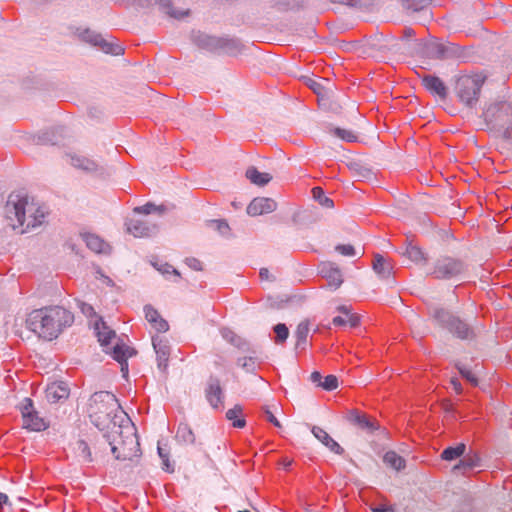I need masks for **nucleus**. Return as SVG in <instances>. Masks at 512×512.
I'll list each match as a JSON object with an SVG mask.
<instances>
[{
	"label": "nucleus",
	"mask_w": 512,
	"mask_h": 512,
	"mask_svg": "<svg viewBox=\"0 0 512 512\" xmlns=\"http://www.w3.org/2000/svg\"><path fill=\"white\" fill-rule=\"evenodd\" d=\"M74 322V315L62 306H49L29 313L26 326L38 337L51 341Z\"/></svg>",
	"instance_id": "1"
},
{
	"label": "nucleus",
	"mask_w": 512,
	"mask_h": 512,
	"mask_svg": "<svg viewBox=\"0 0 512 512\" xmlns=\"http://www.w3.org/2000/svg\"><path fill=\"white\" fill-rule=\"evenodd\" d=\"M103 438L110 446L115 459L120 461L132 460L139 456L140 444L136 434V428L129 419H122L120 424H113Z\"/></svg>",
	"instance_id": "2"
},
{
	"label": "nucleus",
	"mask_w": 512,
	"mask_h": 512,
	"mask_svg": "<svg viewBox=\"0 0 512 512\" xmlns=\"http://www.w3.org/2000/svg\"><path fill=\"white\" fill-rule=\"evenodd\" d=\"M120 405L114 394L107 391L96 392L89 404V417L99 430L110 431L113 424H119L116 412Z\"/></svg>",
	"instance_id": "3"
},
{
	"label": "nucleus",
	"mask_w": 512,
	"mask_h": 512,
	"mask_svg": "<svg viewBox=\"0 0 512 512\" xmlns=\"http://www.w3.org/2000/svg\"><path fill=\"white\" fill-rule=\"evenodd\" d=\"M6 212L11 221L16 220L18 227L23 228L22 232L39 226L45 218V213L41 208L30 203L27 197L18 198L17 200L10 198L6 205Z\"/></svg>",
	"instance_id": "4"
},
{
	"label": "nucleus",
	"mask_w": 512,
	"mask_h": 512,
	"mask_svg": "<svg viewBox=\"0 0 512 512\" xmlns=\"http://www.w3.org/2000/svg\"><path fill=\"white\" fill-rule=\"evenodd\" d=\"M486 123L493 129L503 130L505 139H512V104L506 101L489 105L483 112Z\"/></svg>",
	"instance_id": "5"
},
{
	"label": "nucleus",
	"mask_w": 512,
	"mask_h": 512,
	"mask_svg": "<svg viewBox=\"0 0 512 512\" xmlns=\"http://www.w3.org/2000/svg\"><path fill=\"white\" fill-rule=\"evenodd\" d=\"M466 270L467 265L462 259L441 255L432 262L427 275L437 280H452L463 275Z\"/></svg>",
	"instance_id": "6"
},
{
	"label": "nucleus",
	"mask_w": 512,
	"mask_h": 512,
	"mask_svg": "<svg viewBox=\"0 0 512 512\" xmlns=\"http://www.w3.org/2000/svg\"><path fill=\"white\" fill-rule=\"evenodd\" d=\"M485 77L481 74L463 75L456 81V94L460 102L469 108L476 106Z\"/></svg>",
	"instance_id": "7"
},
{
	"label": "nucleus",
	"mask_w": 512,
	"mask_h": 512,
	"mask_svg": "<svg viewBox=\"0 0 512 512\" xmlns=\"http://www.w3.org/2000/svg\"><path fill=\"white\" fill-rule=\"evenodd\" d=\"M193 42L201 48L210 51H223L230 55L241 52L243 45L238 39L228 37H215L201 32L193 33Z\"/></svg>",
	"instance_id": "8"
},
{
	"label": "nucleus",
	"mask_w": 512,
	"mask_h": 512,
	"mask_svg": "<svg viewBox=\"0 0 512 512\" xmlns=\"http://www.w3.org/2000/svg\"><path fill=\"white\" fill-rule=\"evenodd\" d=\"M433 318L441 327L447 329L460 339H468L473 336V330L467 323L445 309H435Z\"/></svg>",
	"instance_id": "9"
},
{
	"label": "nucleus",
	"mask_w": 512,
	"mask_h": 512,
	"mask_svg": "<svg viewBox=\"0 0 512 512\" xmlns=\"http://www.w3.org/2000/svg\"><path fill=\"white\" fill-rule=\"evenodd\" d=\"M426 54L433 59H452L462 56V48L454 43L430 42L426 45Z\"/></svg>",
	"instance_id": "10"
},
{
	"label": "nucleus",
	"mask_w": 512,
	"mask_h": 512,
	"mask_svg": "<svg viewBox=\"0 0 512 512\" xmlns=\"http://www.w3.org/2000/svg\"><path fill=\"white\" fill-rule=\"evenodd\" d=\"M23 427L31 431L44 430L47 425L42 417L38 415L30 398H25L21 404Z\"/></svg>",
	"instance_id": "11"
},
{
	"label": "nucleus",
	"mask_w": 512,
	"mask_h": 512,
	"mask_svg": "<svg viewBox=\"0 0 512 512\" xmlns=\"http://www.w3.org/2000/svg\"><path fill=\"white\" fill-rule=\"evenodd\" d=\"M81 37L84 41L92 44L93 46L98 47L100 50L105 52L106 54L111 55H121L124 52L122 46L113 41L103 38L100 34H97L91 30H85Z\"/></svg>",
	"instance_id": "12"
},
{
	"label": "nucleus",
	"mask_w": 512,
	"mask_h": 512,
	"mask_svg": "<svg viewBox=\"0 0 512 512\" xmlns=\"http://www.w3.org/2000/svg\"><path fill=\"white\" fill-rule=\"evenodd\" d=\"M348 420L350 423L355 425L358 429L371 434L374 431L378 430L380 425L373 417L365 413H361L357 410H352L348 414Z\"/></svg>",
	"instance_id": "13"
},
{
	"label": "nucleus",
	"mask_w": 512,
	"mask_h": 512,
	"mask_svg": "<svg viewBox=\"0 0 512 512\" xmlns=\"http://www.w3.org/2000/svg\"><path fill=\"white\" fill-rule=\"evenodd\" d=\"M126 226L127 231L135 237H150L158 231V226L156 224L140 219H131L126 223Z\"/></svg>",
	"instance_id": "14"
},
{
	"label": "nucleus",
	"mask_w": 512,
	"mask_h": 512,
	"mask_svg": "<svg viewBox=\"0 0 512 512\" xmlns=\"http://www.w3.org/2000/svg\"><path fill=\"white\" fill-rule=\"evenodd\" d=\"M320 275L326 279L328 286L332 289H338L343 283L340 269L331 262H325L320 265Z\"/></svg>",
	"instance_id": "15"
},
{
	"label": "nucleus",
	"mask_w": 512,
	"mask_h": 512,
	"mask_svg": "<svg viewBox=\"0 0 512 512\" xmlns=\"http://www.w3.org/2000/svg\"><path fill=\"white\" fill-rule=\"evenodd\" d=\"M460 461L453 467V472L461 473L465 475L466 473L472 471L477 468L481 464V459L478 453L472 449L466 450L465 454L461 456Z\"/></svg>",
	"instance_id": "16"
},
{
	"label": "nucleus",
	"mask_w": 512,
	"mask_h": 512,
	"mask_svg": "<svg viewBox=\"0 0 512 512\" xmlns=\"http://www.w3.org/2000/svg\"><path fill=\"white\" fill-rule=\"evenodd\" d=\"M277 208V203L271 198L258 197L254 198L247 206V213L250 216H259L271 213Z\"/></svg>",
	"instance_id": "17"
},
{
	"label": "nucleus",
	"mask_w": 512,
	"mask_h": 512,
	"mask_svg": "<svg viewBox=\"0 0 512 512\" xmlns=\"http://www.w3.org/2000/svg\"><path fill=\"white\" fill-rule=\"evenodd\" d=\"M422 85L433 95L439 97L441 100L446 99L448 89L444 82L435 75H424L421 78Z\"/></svg>",
	"instance_id": "18"
},
{
	"label": "nucleus",
	"mask_w": 512,
	"mask_h": 512,
	"mask_svg": "<svg viewBox=\"0 0 512 512\" xmlns=\"http://www.w3.org/2000/svg\"><path fill=\"white\" fill-rule=\"evenodd\" d=\"M70 390L65 382H53L47 385L45 396L48 402L57 403L68 398Z\"/></svg>",
	"instance_id": "19"
},
{
	"label": "nucleus",
	"mask_w": 512,
	"mask_h": 512,
	"mask_svg": "<svg viewBox=\"0 0 512 512\" xmlns=\"http://www.w3.org/2000/svg\"><path fill=\"white\" fill-rule=\"evenodd\" d=\"M152 344L157 356V365L161 371H165L168 367V360L170 357V347L167 341L160 337H153Z\"/></svg>",
	"instance_id": "20"
},
{
	"label": "nucleus",
	"mask_w": 512,
	"mask_h": 512,
	"mask_svg": "<svg viewBox=\"0 0 512 512\" xmlns=\"http://www.w3.org/2000/svg\"><path fill=\"white\" fill-rule=\"evenodd\" d=\"M205 394L208 402L213 408H219L222 405L223 391L218 378L210 377Z\"/></svg>",
	"instance_id": "21"
},
{
	"label": "nucleus",
	"mask_w": 512,
	"mask_h": 512,
	"mask_svg": "<svg viewBox=\"0 0 512 512\" xmlns=\"http://www.w3.org/2000/svg\"><path fill=\"white\" fill-rule=\"evenodd\" d=\"M135 353L136 352L133 348H130L124 344H116L111 351L113 359L121 365V371L124 374L128 373L127 359L132 357Z\"/></svg>",
	"instance_id": "22"
},
{
	"label": "nucleus",
	"mask_w": 512,
	"mask_h": 512,
	"mask_svg": "<svg viewBox=\"0 0 512 512\" xmlns=\"http://www.w3.org/2000/svg\"><path fill=\"white\" fill-rule=\"evenodd\" d=\"M312 434L317 438L322 444H324L330 451L335 454H343L344 449L321 427L313 426L311 429Z\"/></svg>",
	"instance_id": "23"
},
{
	"label": "nucleus",
	"mask_w": 512,
	"mask_h": 512,
	"mask_svg": "<svg viewBox=\"0 0 512 512\" xmlns=\"http://www.w3.org/2000/svg\"><path fill=\"white\" fill-rule=\"evenodd\" d=\"M145 318L151 326L158 332H166L169 329L168 322L161 317L159 312L151 305L144 307Z\"/></svg>",
	"instance_id": "24"
},
{
	"label": "nucleus",
	"mask_w": 512,
	"mask_h": 512,
	"mask_svg": "<svg viewBox=\"0 0 512 512\" xmlns=\"http://www.w3.org/2000/svg\"><path fill=\"white\" fill-rule=\"evenodd\" d=\"M372 267L375 273L382 279H389L393 272L392 262L378 253L374 255Z\"/></svg>",
	"instance_id": "25"
},
{
	"label": "nucleus",
	"mask_w": 512,
	"mask_h": 512,
	"mask_svg": "<svg viewBox=\"0 0 512 512\" xmlns=\"http://www.w3.org/2000/svg\"><path fill=\"white\" fill-rule=\"evenodd\" d=\"M70 164L88 173L96 172L99 169L95 160L80 155H70Z\"/></svg>",
	"instance_id": "26"
},
{
	"label": "nucleus",
	"mask_w": 512,
	"mask_h": 512,
	"mask_svg": "<svg viewBox=\"0 0 512 512\" xmlns=\"http://www.w3.org/2000/svg\"><path fill=\"white\" fill-rule=\"evenodd\" d=\"M84 241L87 247L95 253L108 254L111 251V247L99 236L94 234L84 235Z\"/></svg>",
	"instance_id": "27"
},
{
	"label": "nucleus",
	"mask_w": 512,
	"mask_h": 512,
	"mask_svg": "<svg viewBox=\"0 0 512 512\" xmlns=\"http://www.w3.org/2000/svg\"><path fill=\"white\" fill-rule=\"evenodd\" d=\"M404 255L417 265H424L427 263L426 254L422 249L411 243L406 247Z\"/></svg>",
	"instance_id": "28"
},
{
	"label": "nucleus",
	"mask_w": 512,
	"mask_h": 512,
	"mask_svg": "<svg viewBox=\"0 0 512 512\" xmlns=\"http://www.w3.org/2000/svg\"><path fill=\"white\" fill-rule=\"evenodd\" d=\"M246 177L251 183L258 186H264L272 179V176L269 173L260 172L255 167H250L246 170Z\"/></svg>",
	"instance_id": "29"
},
{
	"label": "nucleus",
	"mask_w": 512,
	"mask_h": 512,
	"mask_svg": "<svg viewBox=\"0 0 512 512\" xmlns=\"http://www.w3.org/2000/svg\"><path fill=\"white\" fill-rule=\"evenodd\" d=\"M74 453L78 460L83 463H91L93 461L91 449L84 440H78L75 443Z\"/></svg>",
	"instance_id": "30"
},
{
	"label": "nucleus",
	"mask_w": 512,
	"mask_h": 512,
	"mask_svg": "<svg viewBox=\"0 0 512 512\" xmlns=\"http://www.w3.org/2000/svg\"><path fill=\"white\" fill-rule=\"evenodd\" d=\"M466 444L458 443L456 446H449L441 453V459L445 461H453L460 458L466 452Z\"/></svg>",
	"instance_id": "31"
},
{
	"label": "nucleus",
	"mask_w": 512,
	"mask_h": 512,
	"mask_svg": "<svg viewBox=\"0 0 512 512\" xmlns=\"http://www.w3.org/2000/svg\"><path fill=\"white\" fill-rule=\"evenodd\" d=\"M176 439L184 444H194L195 434L187 423H180L176 431Z\"/></svg>",
	"instance_id": "32"
},
{
	"label": "nucleus",
	"mask_w": 512,
	"mask_h": 512,
	"mask_svg": "<svg viewBox=\"0 0 512 512\" xmlns=\"http://www.w3.org/2000/svg\"><path fill=\"white\" fill-rule=\"evenodd\" d=\"M226 418L232 422V426L235 428H243L246 425V421L243 417V409L240 405H235L233 408L226 412Z\"/></svg>",
	"instance_id": "33"
},
{
	"label": "nucleus",
	"mask_w": 512,
	"mask_h": 512,
	"mask_svg": "<svg viewBox=\"0 0 512 512\" xmlns=\"http://www.w3.org/2000/svg\"><path fill=\"white\" fill-rule=\"evenodd\" d=\"M309 331V322L307 320L302 321L298 324L297 329L295 331L296 349L305 348Z\"/></svg>",
	"instance_id": "34"
},
{
	"label": "nucleus",
	"mask_w": 512,
	"mask_h": 512,
	"mask_svg": "<svg viewBox=\"0 0 512 512\" xmlns=\"http://www.w3.org/2000/svg\"><path fill=\"white\" fill-rule=\"evenodd\" d=\"M383 461L386 465L391 468L400 471L405 468L406 462L403 457L398 455L395 451H388L383 457Z\"/></svg>",
	"instance_id": "35"
},
{
	"label": "nucleus",
	"mask_w": 512,
	"mask_h": 512,
	"mask_svg": "<svg viewBox=\"0 0 512 512\" xmlns=\"http://www.w3.org/2000/svg\"><path fill=\"white\" fill-rule=\"evenodd\" d=\"M133 211L137 214L148 215L151 213H157L158 215L161 216L167 211V208L164 205L157 206L151 202H148L143 206L135 207Z\"/></svg>",
	"instance_id": "36"
},
{
	"label": "nucleus",
	"mask_w": 512,
	"mask_h": 512,
	"mask_svg": "<svg viewBox=\"0 0 512 512\" xmlns=\"http://www.w3.org/2000/svg\"><path fill=\"white\" fill-rule=\"evenodd\" d=\"M312 196L322 207L333 208V200L325 195L324 190L321 187H314L312 189Z\"/></svg>",
	"instance_id": "37"
},
{
	"label": "nucleus",
	"mask_w": 512,
	"mask_h": 512,
	"mask_svg": "<svg viewBox=\"0 0 512 512\" xmlns=\"http://www.w3.org/2000/svg\"><path fill=\"white\" fill-rule=\"evenodd\" d=\"M456 368L458 369L461 376L465 378L472 386L478 385V378L476 374L473 373L469 368L460 363L456 364Z\"/></svg>",
	"instance_id": "38"
},
{
	"label": "nucleus",
	"mask_w": 512,
	"mask_h": 512,
	"mask_svg": "<svg viewBox=\"0 0 512 512\" xmlns=\"http://www.w3.org/2000/svg\"><path fill=\"white\" fill-rule=\"evenodd\" d=\"M402 2L407 9L420 11L428 7L431 3V0H402Z\"/></svg>",
	"instance_id": "39"
},
{
	"label": "nucleus",
	"mask_w": 512,
	"mask_h": 512,
	"mask_svg": "<svg viewBox=\"0 0 512 512\" xmlns=\"http://www.w3.org/2000/svg\"><path fill=\"white\" fill-rule=\"evenodd\" d=\"M97 336L100 344L102 346H107L110 343L111 339L114 338L116 335L113 330H110L107 327H103L102 330H98Z\"/></svg>",
	"instance_id": "40"
},
{
	"label": "nucleus",
	"mask_w": 512,
	"mask_h": 512,
	"mask_svg": "<svg viewBox=\"0 0 512 512\" xmlns=\"http://www.w3.org/2000/svg\"><path fill=\"white\" fill-rule=\"evenodd\" d=\"M333 134L346 142H356L357 136L351 131L341 128H334Z\"/></svg>",
	"instance_id": "41"
},
{
	"label": "nucleus",
	"mask_w": 512,
	"mask_h": 512,
	"mask_svg": "<svg viewBox=\"0 0 512 512\" xmlns=\"http://www.w3.org/2000/svg\"><path fill=\"white\" fill-rule=\"evenodd\" d=\"M274 332L276 334L275 342L282 343L284 342L289 335V330L285 324L279 323L274 327Z\"/></svg>",
	"instance_id": "42"
},
{
	"label": "nucleus",
	"mask_w": 512,
	"mask_h": 512,
	"mask_svg": "<svg viewBox=\"0 0 512 512\" xmlns=\"http://www.w3.org/2000/svg\"><path fill=\"white\" fill-rule=\"evenodd\" d=\"M320 386L327 391L334 390L338 387V379L334 375H327Z\"/></svg>",
	"instance_id": "43"
},
{
	"label": "nucleus",
	"mask_w": 512,
	"mask_h": 512,
	"mask_svg": "<svg viewBox=\"0 0 512 512\" xmlns=\"http://www.w3.org/2000/svg\"><path fill=\"white\" fill-rule=\"evenodd\" d=\"M210 224L222 235H227L230 231L228 223L224 220H212Z\"/></svg>",
	"instance_id": "44"
},
{
	"label": "nucleus",
	"mask_w": 512,
	"mask_h": 512,
	"mask_svg": "<svg viewBox=\"0 0 512 512\" xmlns=\"http://www.w3.org/2000/svg\"><path fill=\"white\" fill-rule=\"evenodd\" d=\"M335 250L342 254L343 256H354L355 249L350 244H339L335 247Z\"/></svg>",
	"instance_id": "45"
},
{
	"label": "nucleus",
	"mask_w": 512,
	"mask_h": 512,
	"mask_svg": "<svg viewBox=\"0 0 512 512\" xmlns=\"http://www.w3.org/2000/svg\"><path fill=\"white\" fill-rule=\"evenodd\" d=\"M238 364L247 371H253L255 368V362L253 361L252 358H240L238 360Z\"/></svg>",
	"instance_id": "46"
},
{
	"label": "nucleus",
	"mask_w": 512,
	"mask_h": 512,
	"mask_svg": "<svg viewBox=\"0 0 512 512\" xmlns=\"http://www.w3.org/2000/svg\"><path fill=\"white\" fill-rule=\"evenodd\" d=\"M185 263L195 271H202L203 266L200 260L194 257L186 258Z\"/></svg>",
	"instance_id": "47"
},
{
	"label": "nucleus",
	"mask_w": 512,
	"mask_h": 512,
	"mask_svg": "<svg viewBox=\"0 0 512 512\" xmlns=\"http://www.w3.org/2000/svg\"><path fill=\"white\" fill-rule=\"evenodd\" d=\"M78 306L85 316L91 317L94 315V308L90 304L79 302Z\"/></svg>",
	"instance_id": "48"
},
{
	"label": "nucleus",
	"mask_w": 512,
	"mask_h": 512,
	"mask_svg": "<svg viewBox=\"0 0 512 512\" xmlns=\"http://www.w3.org/2000/svg\"><path fill=\"white\" fill-rule=\"evenodd\" d=\"M347 316H348L347 324H349L350 327L354 328L359 325V322H360L359 316H357L356 314H352V313H350Z\"/></svg>",
	"instance_id": "49"
},
{
	"label": "nucleus",
	"mask_w": 512,
	"mask_h": 512,
	"mask_svg": "<svg viewBox=\"0 0 512 512\" xmlns=\"http://www.w3.org/2000/svg\"><path fill=\"white\" fill-rule=\"evenodd\" d=\"M265 414H266V418L267 420L272 423L274 426L278 427V428H281V424L280 422L278 421V419L273 415V413L271 411H269L268 409L265 410Z\"/></svg>",
	"instance_id": "50"
},
{
	"label": "nucleus",
	"mask_w": 512,
	"mask_h": 512,
	"mask_svg": "<svg viewBox=\"0 0 512 512\" xmlns=\"http://www.w3.org/2000/svg\"><path fill=\"white\" fill-rule=\"evenodd\" d=\"M450 383L453 386V389H454V391L457 394H461L462 393V391H463L462 385H461L460 381L457 378H451Z\"/></svg>",
	"instance_id": "51"
},
{
	"label": "nucleus",
	"mask_w": 512,
	"mask_h": 512,
	"mask_svg": "<svg viewBox=\"0 0 512 512\" xmlns=\"http://www.w3.org/2000/svg\"><path fill=\"white\" fill-rule=\"evenodd\" d=\"M162 468H163V470H165L167 472H173L174 471V467L170 463L168 456L166 458L162 459Z\"/></svg>",
	"instance_id": "52"
},
{
	"label": "nucleus",
	"mask_w": 512,
	"mask_h": 512,
	"mask_svg": "<svg viewBox=\"0 0 512 512\" xmlns=\"http://www.w3.org/2000/svg\"><path fill=\"white\" fill-rule=\"evenodd\" d=\"M332 323L335 326H344L347 324V319H345L341 316H336L333 318Z\"/></svg>",
	"instance_id": "53"
},
{
	"label": "nucleus",
	"mask_w": 512,
	"mask_h": 512,
	"mask_svg": "<svg viewBox=\"0 0 512 512\" xmlns=\"http://www.w3.org/2000/svg\"><path fill=\"white\" fill-rule=\"evenodd\" d=\"M373 512H394L392 507H387L385 505H379L377 507L372 508Z\"/></svg>",
	"instance_id": "54"
},
{
	"label": "nucleus",
	"mask_w": 512,
	"mask_h": 512,
	"mask_svg": "<svg viewBox=\"0 0 512 512\" xmlns=\"http://www.w3.org/2000/svg\"><path fill=\"white\" fill-rule=\"evenodd\" d=\"M321 379H322V375L320 374V372L318 371H314L312 374H311V380L312 382L314 383H322L321 382Z\"/></svg>",
	"instance_id": "55"
},
{
	"label": "nucleus",
	"mask_w": 512,
	"mask_h": 512,
	"mask_svg": "<svg viewBox=\"0 0 512 512\" xmlns=\"http://www.w3.org/2000/svg\"><path fill=\"white\" fill-rule=\"evenodd\" d=\"M259 276L262 280L269 279V270L267 268H262L259 272Z\"/></svg>",
	"instance_id": "56"
},
{
	"label": "nucleus",
	"mask_w": 512,
	"mask_h": 512,
	"mask_svg": "<svg viewBox=\"0 0 512 512\" xmlns=\"http://www.w3.org/2000/svg\"><path fill=\"white\" fill-rule=\"evenodd\" d=\"M337 310H338L339 312H341L342 314L346 315V316H347V315H349V314L351 313L350 308H349V307H347V306H344V305L339 306V307L337 308Z\"/></svg>",
	"instance_id": "57"
},
{
	"label": "nucleus",
	"mask_w": 512,
	"mask_h": 512,
	"mask_svg": "<svg viewBox=\"0 0 512 512\" xmlns=\"http://www.w3.org/2000/svg\"><path fill=\"white\" fill-rule=\"evenodd\" d=\"M8 503V496L5 493L0 492V507H3Z\"/></svg>",
	"instance_id": "58"
},
{
	"label": "nucleus",
	"mask_w": 512,
	"mask_h": 512,
	"mask_svg": "<svg viewBox=\"0 0 512 512\" xmlns=\"http://www.w3.org/2000/svg\"><path fill=\"white\" fill-rule=\"evenodd\" d=\"M157 451H158V455L161 458V460L168 456V453L159 444H158V447H157Z\"/></svg>",
	"instance_id": "59"
},
{
	"label": "nucleus",
	"mask_w": 512,
	"mask_h": 512,
	"mask_svg": "<svg viewBox=\"0 0 512 512\" xmlns=\"http://www.w3.org/2000/svg\"><path fill=\"white\" fill-rule=\"evenodd\" d=\"M170 269H172V272H173L175 275L179 276V272H178L176 269H173V268H172V266L167 265V264L165 265V268H164L163 270H161V272H162V273H170Z\"/></svg>",
	"instance_id": "60"
},
{
	"label": "nucleus",
	"mask_w": 512,
	"mask_h": 512,
	"mask_svg": "<svg viewBox=\"0 0 512 512\" xmlns=\"http://www.w3.org/2000/svg\"><path fill=\"white\" fill-rule=\"evenodd\" d=\"M404 35H405L406 37H411V36H413V35H414V31H413L412 29H410V28H406V29L404 30Z\"/></svg>",
	"instance_id": "61"
},
{
	"label": "nucleus",
	"mask_w": 512,
	"mask_h": 512,
	"mask_svg": "<svg viewBox=\"0 0 512 512\" xmlns=\"http://www.w3.org/2000/svg\"><path fill=\"white\" fill-rule=\"evenodd\" d=\"M46 141H47V142H50V143H51V144H53V145L58 143V140H57V139H54V138H48V137H47V138H46Z\"/></svg>",
	"instance_id": "62"
},
{
	"label": "nucleus",
	"mask_w": 512,
	"mask_h": 512,
	"mask_svg": "<svg viewBox=\"0 0 512 512\" xmlns=\"http://www.w3.org/2000/svg\"><path fill=\"white\" fill-rule=\"evenodd\" d=\"M229 333L232 335V337L230 338V341L234 343L236 336L232 332H229Z\"/></svg>",
	"instance_id": "63"
},
{
	"label": "nucleus",
	"mask_w": 512,
	"mask_h": 512,
	"mask_svg": "<svg viewBox=\"0 0 512 512\" xmlns=\"http://www.w3.org/2000/svg\"><path fill=\"white\" fill-rule=\"evenodd\" d=\"M314 84H315L316 86L311 85V87L314 89V91H316L317 87H320V84H316V83H314Z\"/></svg>",
	"instance_id": "64"
}]
</instances>
